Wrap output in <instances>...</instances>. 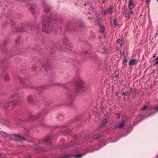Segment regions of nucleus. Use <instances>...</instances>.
<instances>
[{
	"mask_svg": "<svg viewBox=\"0 0 158 158\" xmlns=\"http://www.w3.org/2000/svg\"><path fill=\"white\" fill-rule=\"evenodd\" d=\"M76 87L77 89H79L83 87V82L81 77L78 76L76 77Z\"/></svg>",
	"mask_w": 158,
	"mask_h": 158,
	"instance_id": "f257e3e1",
	"label": "nucleus"
},
{
	"mask_svg": "<svg viewBox=\"0 0 158 158\" xmlns=\"http://www.w3.org/2000/svg\"><path fill=\"white\" fill-rule=\"evenodd\" d=\"M50 26L49 22H44L42 26L43 31L46 33L50 32V29L48 27Z\"/></svg>",
	"mask_w": 158,
	"mask_h": 158,
	"instance_id": "f03ea898",
	"label": "nucleus"
},
{
	"mask_svg": "<svg viewBox=\"0 0 158 158\" xmlns=\"http://www.w3.org/2000/svg\"><path fill=\"white\" fill-rule=\"evenodd\" d=\"M49 25L48 27L50 29V31H56L57 30L56 25L54 22L49 23Z\"/></svg>",
	"mask_w": 158,
	"mask_h": 158,
	"instance_id": "7ed1b4c3",
	"label": "nucleus"
},
{
	"mask_svg": "<svg viewBox=\"0 0 158 158\" xmlns=\"http://www.w3.org/2000/svg\"><path fill=\"white\" fill-rule=\"evenodd\" d=\"M132 11L131 10H124L123 12V14L125 16L126 18H127V19H128L130 17V14H132Z\"/></svg>",
	"mask_w": 158,
	"mask_h": 158,
	"instance_id": "20e7f679",
	"label": "nucleus"
},
{
	"mask_svg": "<svg viewBox=\"0 0 158 158\" xmlns=\"http://www.w3.org/2000/svg\"><path fill=\"white\" fill-rule=\"evenodd\" d=\"M113 6H110L107 10L103 11L102 13L104 15L108 13L111 15L113 12Z\"/></svg>",
	"mask_w": 158,
	"mask_h": 158,
	"instance_id": "39448f33",
	"label": "nucleus"
},
{
	"mask_svg": "<svg viewBox=\"0 0 158 158\" xmlns=\"http://www.w3.org/2000/svg\"><path fill=\"white\" fill-rule=\"evenodd\" d=\"M27 100L28 102L30 104L33 103L34 102V101L33 98L31 96H28L27 98Z\"/></svg>",
	"mask_w": 158,
	"mask_h": 158,
	"instance_id": "423d86ee",
	"label": "nucleus"
},
{
	"mask_svg": "<svg viewBox=\"0 0 158 158\" xmlns=\"http://www.w3.org/2000/svg\"><path fill=\"white\" fill-rule=\"evenodd\" d=\"M138 62L136 60L134 59L131 60L129 62V65L130 66H133L137 64Z\"/></svg>",
	"mask_w": 158,
	"mask_h": 158,
	"instance_id": "0eeeda50",
	"label": "nucleus"
},
{
	"mask_svg": "<svg viewBox=\"0 0 158 158\" xmlns=\"http://www.w3.org/2000/svg\"><path fill=\"white\" fill-rule=\"evenodd\" d=\"M16 29L17 30V31H23V26L21 25H18L16 27H15Z\"/></svg>",
	"mask_w": 158,
	"mask_h": 158,
	"instance_id": "6e6552de",
	"label": "nucleus"
},
{
	"mask_svg": "<svg viewBox=\"0 0 158 158\" xmlns=\"http://www.w3.org/2000/svg\"><path fill=\"white\" fill-rule=\"evenodd\" d=\"M134 7L133 1L130 0L129 2V8L130 9H132Z\"/></svg>",
	"mask_w": 158,
	"mask_h": 158,
	"instance_id": "1a4fd4ad",
	"label": "nucleus"
},
{
	"mask_svg": "<svg viewBox=\"0 0 158 158\" xmlns=\"http://www.w3.org/2000/svg\"><path fill=\"white\" fill-rule=\"evenodd\" d=\"M14 136L19 138V139L20 140H25V138L23 136H21L19 134H15L14 135Z\"/></svg>",
	"mask_w": 158,
	"mask_h": 158,
	"instance_id": "9d476101",
	"label": "nucleus"
},
{
	"mask_svg": "<svg viewBox=\"0 0 158 158\" xmlns=\"http://www.w3.org/2000/svg\"><path fill=\"white\" fill-rule=\"evenodd\" d=\"M125 121H123L120 123L118 124V125L117 127V128H121L123 126L124 124Z\"/></svg>",
	"mask_w": 158,
	"mask_h": 158,
	"instance_id": "9b49d317",
	"label": "nucleus"
},
{
	"mask_svg": "<svg viewBox=\"0 0 158 158\" xmlns=\"http://www.w3.org/2000/svg\"><path fill=\"white\" fill-rule=\"evenodd\" d=\"M85 154H78L76 156H75V157L76 158H80Z\"/></svg>",
	"mask_w": 158,
	"mask_h": 158,
	"instance_id": "f8f14e48",
	"label": "nucleus"
},
{
	"mask_svg": "<svg viewBox=\"0 0 158 158\" xmlns=\"http://www.w3.org/2000/svg\"><path fill=\"white\" fill-rule=\"evenodd\" d=\"M153 61L154 62L155 64H158V57H157Z\"/></svg>",
	"mask_w": 158,
	"mask_h": 158,
	"instance_id": "ddd939ff",
	"label": "nucleus"
},
{
	"mask_svg": "<svg viewBox=\"0 0 158 158\" xmlns=\"http://www.w3.org/2000/svg\"><path fill=\"white\" fill-rule=\"evenodd\" d=\"M127 62V60L126 58H125L123 61V64L124 65H126Z\"/></svg>",
	"mask_w": 158,
	"mask_h": 158,
	"instance_id": "4468645a",
	"label": "nucleus"
},
{
	"mask_svg": "<svg viewBox=\"0 0 158 158\" xmlns=\"http://www.w3.org/2000/svg\"><path fill=\"white\" fill-rule=\"evenodd\" d=\"M148 108V107L147 106H143V107L141 108V110H144L147 108Z\"/></svg>",
	"mask_w": 158,
	"mask_h": 158,
	"instance_id": "2eb2a0df",
	"label": "nucleus"
},
{
	"mask_svg": "<svg viewBox=\"0 0 158 158\" xmlns=\"http://www.w3.org/2000/svg\"><path fill=\"white\" fill-rule=\"evenodd\" d=\"M107 122V120L105 119L103 120L102 123L103 125H105Z\"/></svg>",
	"mask_w": 158,
	"mask_h": 158,
	"instance_id": "dca6fc26",
	"label": "nucleus"
},
{
	"mask_svg": "<svg viewBox=\"0 0 158 158\" xmlns=\"http://www.w3.org/2000/svg\"><path fill=\"white\" fill-rule=\"evenodd\" d=\"M154 109L156 110L157 111H158V105H156L154 107Z\"/></svg>",
	"mask_w": 158,
	"mask_h": 158,
	"instance_id": "f3484780",
	"label": "nucleus"
},
{
	"mask_svg": "<svg viewBox=\"0 0 158 158\" xmlns=\"http://www.w3.org/2000/svg\"><path fill=\"white\" fill-rule=\"evenodd\" d=\"M104 27H102L101 28V29L100 30V31L103 33L104 32Z\"/></svg>",
	"mask_w": 158,
	"mask_h": 158,
	"instance_id": "a211bd4d",
	"label": "nucleus"
},
{
	"mask_svg": "<svg viewBox=\"0 0 158 158\" xmlns=\"http://www.w3.org/2000/svg\"><path fill=\"white\" fill-rule=\"evenodd\" d=\"M8 106V103L6 104L5 105H4V107L6 108Z\"/></svg>",
	"mask_w": 158,
	"mask_h": 158,
	"instance_id": "6ab92c4d",
	"label": "nucleus"
},
{
	"mask_svg": "<svg viewBox=\"0 0 158 158\" xmlns=\"http://www.w3.org/2000/svg\"><path fill=\"white\" fill-rule=\"evenodd\" d=\"M5 79L6 80H8L9 79V77L7 76L5 77Z\"/></svg>",
	"mask_w": 158,
	"mask_h": 158,
	"instance_id": "aec40b11",
	"label": "nucleus"
},
{
	"mask_svg": "<svg viewBox=\"0 0 158 158\" xmlns=\"http://www.w3.org/2000/svg\"><path fill=\"white\" fill-rule=\"evenodd\" d=\"M117 41V42L118 43H120L122 41V40H120V39H118Z\"/></svg>",
	"mask_w": 158,
	"mask_h": 158,
	"instance_id": "412c9836",
	"label": "nucleus"
},
{
	"mask_svg": "<svg viewBox=\"0 0 158 158\" xmlns=\"http://www.w3.org/2000/svg\"><path fill=\"white\" fill-rule=\"evenodd\" d=\"M150 0H146V2L147 4H148Z\"/></svg>",
	"mask_w": 158,
	"mask_h": 158,
	"instance_id": "4be33fe9",
	"label": "nucleus"
},
{
	"mask_svg": "<svg viewBox=\"0 0 158 158\" xmlns=\"http://www.w3.org/2000/svg\"><path fill=\"white\" fill-rule=\"evenodd\" d=\"M69 157L68 156H64L63 158H69Z\"/></svg>",
	"mask_w": 158,
	"mask_h": 158,
	"instance_id": "5701e85b",
	"label": "nucleus"
},
{
	"mask_svg": "<svg viewBox=\"0 0 158 158\" xmlns=\"http://www.w3.org/2000/svg\"><path fill=\"white\" fill-rule=\"evenodd\" d=\"M107 1V0H102V2L103 3H104L106 1Z\"/></svg>",
	"mask_w": 158,
	"mask_h": 158,
	"instance_id": "b1692460",
	"label": "nucleus"
},
{
	"mask_svg": "<svg viewBox=\"0 0 158 158\" xmlns=\"http://www.w3.org/2000/svg\"><path fill=\"white\" fill-rule=\"evenodd\" d=\"M15 95H12V97H15Z\"/></svg>",
	"mask_w": 158,
	"mask_h": 158,
	"instance_id": "393cba45",
	"label": "nucleus"
},
{
	"mask_svg": "<svg viewBox=\"0 0 158 158\" xmlns=\"http://www.w3.org/2000/svg\"><path fill=\"white\" fill-rule=\"evenodd\" d=\"M28 27V29H30L31 28V27L30 26L29 27Z\"/></svg>",
	"mask_w": 158,
	"mask_h": 158,
	"instance_id": "a878e982",
	"label": "nucleus"
},
{
	"mask_svg": "<svg viewBox=\"0 0 158 158\" xmlns=\"http://www.w3.org/2000/svg\"><path fill=\"white\" fill-rule=\"evenodd\" d=\"M123 95H125V94H124V93H123Z\"/></svg>",
	"mask_w": 158,
	"mask_h": 158,
	"instance_id": "bb28decb",
	"label": "nucleus"
},
{
	"mask_svg": "<svg viewBox=\"0 0 158 158\" xmlns=\"http://www.w3.org/2000/svg\"><path fill=\"white\" fill-rule=\"evenodd\" d=\"M10 105H13V104H12V103H11L10 104Z\"/></svg>",
	"mask_w": 158,
	"mask_h": 158,
	"instance_id": "cd10ccee",
	"label": "nucleus"
},
{
	"mask_svg": "<svg viewBox=\"0 0 158 158\" xmlns=\"http://www.w3.org/2000/svg\"><path fill=\"white\" fill-rule=\"evenodd\" d=\"M157 1V2H158V0H156Z\"/></svg>",
	"mask_w": 158,
	"mask_h": 158,
	"instance_id": "c85d7f7f",
	"label": "nucleus"
},
{
	"mask_svg": "<svg viewBox=\"0 0 158 158\" xmlns=\"http://www.w3.org/2000/svg\"><path fill=\"white\" fill-rule=\"evenodd\" d=\"M43 0H41V1H43Z\"/></svg>",
	"mask_w": 158,
	"mask_h": 158,
	"instance_id": "c756f323",
	"label": "nucleus"
}]
</instances>
